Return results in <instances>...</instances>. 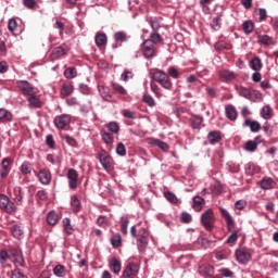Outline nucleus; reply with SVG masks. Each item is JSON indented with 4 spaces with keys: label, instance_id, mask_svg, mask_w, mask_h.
<instances>
[{
    "label": "nucleus",
    "instance_id": "nucleus-1",
    "mask_svg": "<svg viewBox=\"0 0 278 278\" xmlns=\"http://www.w3.org/2000/svg\"><path fill=\"white\" fill-rule=\"evenodd\" d=\"M200 223H202L203 227L207 231H212L214 229V223H216V217L214 216V211L212 208H207L201 214Z\"/></svg>",
    "mask_w": 278,
    "mask_h": 278
},
{
    "label": "nucleus",
    "instance_id": "nucleus-2",
    "mask_svg": "<svg viewBox=\"0 0 278 278\" xmlns=\"http://www.w3.org/2000/svg\"><path fill=\"white\" fill-rule=\"evenodd\" d=\"M140 51L146 60H151L152 58H155V55H157L155 46L147 39L143 40V42L140 45Z\"/></svg>",
    "mask_w": 278,
    "mask_h": 278
},
{
    "label": "nucleus",
    "instance_id": "nucleus-3",
    "mask_svg": "<svg viewBox=\"0 0 278 278\" xmlns=\"http://www.w3.org/2000/svg\"><path fill=\"white\" fill-rule=\"evenodd\" d=\"M72 119L73 117L71 116V114L64 113L55 116L53 124H54V127L62 130V129H66V127L71 125Z\"/></svg>",
    "mask_w": 278,
    "mask_h": 278
},
{
    "label": "nucleus",
    "instance_id": "nucleus-4",
    "mask_svg": "<svg viewBox=\"0 0 278 278\" xmlns=\"http://www.w3.org/2000/svg\"><path fill=\"white\" fill-rule=\"evenodd\" d=\"M0 210H4L7 214H14V212H16V205L10 201L8 195L0 194Z\"/></svg>",
    "mask_w": 278,
    "mask_h": 278
},
{
    "label": "nucleus",
    "instance_id": "nucleus-5",
    "mask_svg": "<svg viewBox=\"0 0 278 278\" xmlns=\"http://www.w3.org/2000/svg\"><path fill=\"white\" fill-rule=\"evenodd\" d=\"M218 75H219L220 81H223L224 84H231V81L238 78V74H236L231 70L223 68L218 72Z\"/></svg>",
    "mask_w": 278,
    "mask_h": 278
},
{
    "label": "nucleus",
    "instance_id": "nucleus-6",
    "mask_svg": "<svg viewBox=\"0 0 278 278\" xmlns=\"http://www.w3.org/2000/svg\"><path fill=\"white\" fill-rule=\"evenodd\" d=\"M66 177L68 179L70 190H77L79 174L74 168H71L67 170Z\"/></svg>",
    "mask_w": 278,
    "mask_h": 278
},
{
    "label": "nucleus",
    "instance_id": "nucleus-7",
    "mask_svg": "<svg viewBox=\"0 0 278 278\" xmlns=\"http://www.w3.org/2000/svg\"><path fill=\"white\" fill-rule=\"evenodd\" d=\"M219 212H220L223 218H225V220H226L228 231H233V229H236V220L233 219V217L231 216L229 211L220 207Z\"/></svg>",
    "mask_w": 278,
    "mask_h": 278
},
{
    "label": "nucleus",
    "instance_id": "nucleus-8",
    "mask_svg": "<svg viewBox=\"0 0 278 278\" xmlns=\"http://www.w3.org/2000/svg\"><path fill=\"white\" fill-rule=\"evenodd\" d=\"M235 257L238 264H249L251 262V254L242 249L236 250Z\"/></svg>",
    "mask_w": 278,
    "mask_h": 278
},
{
    "label": "nucleus",
    "instance_id": "nucleus-9",
    "mask_svg": "<svg viewBox=\"0 0 278 278\" xmlns=\"http://www.w3.org/2000/svg\"><path fill=\"white\" fill-rule=\"evenodd\" d=\"M17 86L20 90H22L23 94H27L28 97L31 94H36V89L27 80H18Z\"/></svg>",
    "mask_w": 278,
    "mask_h": 278
},
{
    "label": "nucleus",
    "instance_id": "nucleus-10",
    "mask_svg": "<svg viewBox=\"0 0 278 278\" xmlns=\"http://www.w3.org/2000/svg\"><path fill=\"white\" fill-rule=\"evenodd\" d=\"M138 275V266L135 263H128L122 273V278H131Z\"/></svg>",
    "mask_w": 278,
    "mask_h": 278
},
{
    "label": "nucleus",
    "instance_id": "nucleus-11",
    "mask_svg": "<svg viewBox=\"0 0 278 278\" xmlns=\"http://www.w3.org/2000/svg\"><path fill=\"white\" fill-rule=\"evenodd\" d=\"M37 179L42 186H49L51 184V172L47 169H40L37 174Z\"/></svg>",
    "mask_w": 278,
    "mask_h": 278
},
{
    "label": "nucleus",
    "instance_id": "nucleus-12",
    "mask_svg": "<svg viewBox=\"0 0 278 278\" xmlns=\"http://www.w3.org/2000/svg\"><path fill=\"white\" fill-rule=\"evenodd\" d=\"M98 160L104 170H112V157L108 153L102 152L98 155Z\"/></svg>",
    "mask_w": 278,
    "mask_h": 278
},
{
    "label": "nucleus",
    "instance_id": "nucleus-13",
    "mask_svg": "<svg viewBox=\"0 0 278 278\" xmlns=\"http://www.w3.org/2000/svg\"><path fill=\"white\" fill-rule=\"evenodd\" d=\"M258 186L262 190H273L277 182L271 177H264L260 182Z\"/></svg>",
    "mask_w": 278,
    "mask_h": 278
},
{
    "label": "nucleus",
    "instance_id": "nucleus-14",
    "mask_svg": "<svg viewBox=\"0 0 278 278\" xmlns=\"http://www.w3.org/2000/svg\"><path fill=\"white\" fill-rule=\"evenodd\" d=\"M73 92H75V86H73V83L63 84L60 91L61 99H66V97H71Z\"/></svg>",
    "mask_w": 278,
    "mask_h": 278
},
{
    "label": "nucleus",
    "instance_id": "nucleus-15",
    "mask_svg": "<svg viewBox=\"0 0 278 278\" xmlns=\"http://www.w3.org/2000/svg\"><path fill=\"white\" fill-rule=\"evenodd\" d=\"M225 114L228 121L235 122L238 119V111L236 110V106H233L232 104H228L225 106Z\"/></svg>",
    "mask_w": 278,
    "mask_h": 278
},
{
    "label": "nucleus",
    "instance_id": "nucleus-16",
    "mask_svg": "<svg viewBox=\"0 0 278 278\" xmlns=\"http://www.w3.org/2000/svg\"><path fill=\"white\" fill-rule=\"evenodd\" d=\"M109 267L111 268L112 273H114V275H119L123 268V264L121 263V261H118V258L113 257L109 262Z\"/></svg>",
    "mask_w": 278,
    "mask_h": 278
},
{
    "label": "nucleus",
    "instance_id": "nucleus-17",
    "mask_svg": "<svg viewBox=\"0 0 278 278\" xmlns=\"http://www.w3.org/2000/svg\"><path fill=\"white\" fill-rule=\"evenodd\" d=\"M25 197V193L23 192V189L21 187H15L13 189V201L16 203V205H23V198Z\"/></svg>",
    "mask_w": 278,
    "mask_h": 278
},
{
    "label": "nucleus",
    "instance_id": "nucleus-18",
    "mask_svg": "<svg viewBox=\"0 0 278 278\" xmlns=\"http://www.w3.org/2000/svg\"><path fill=\"white\" fill-rule=\"evenodd\" d=\"M250 68H251V71H254V73H260V71H262V68H264V64L262 63V59H260V56H254L250 61Z\"/></svg>",
    "mask_w": 278,
    "mask_h": 278
},
{
    "label": "nucleus",
    "instance_id": "nucleus-19",
    "mask_svg": "<svg viewBox=\"0 0 278 278\" xmlns=\"http://www.w3.org/2000/svg\"><path fill=\"white\" fill-rule=\"evenodd\" d=\"M10 175V159H3L1 162L0 177L5 179Z\"/></svg>",
    "mask_w": 278,
    "mask_h": 278
},
{
    "label": "nucleus",
    "instance_id": "nucleus-20",
    "mask_svg": "<svg viewBox=\"0 0 278 278\" xmlns=\"http://www.w3.org/2000/svg\"><path fill=\"white\" fill-rule=\"evenodd\" d=\"M98 91L100 97H102L104 101H112V93L110 92L109 87L103 85H98Z\"/></svg>",
    "mask_w": 278,
    "mask_h": 278
},
{
    "label": "nucleus",
    "instance_id": "nucleus-21",
    "mask_svg": "<svg viewBox=\"0 0 278 278\" xmlns=\"http://www.w3.org/2000/svg\"><path fill=\"white\" fill-rule=\"evenodd\" d=\"M192 201V210H194V212H201V210H203V205H205V199L194 195Z\"/></svg>",
    "mask_w": 278,
    "mask_h": 278
},
{
    "label": "nucleus",
    "instance_id": "nucleus-22",
    "mask_svg": "<svg viewBox=\"0 0 278 278\" xmlns=\"http://www.w3.org/2000/svg\"><path fill=\"white\" fill-rule=\"evenodd\" d=\"M14 115L7 109H0V123H12Z\"/></svg>",
    "mask_w": 278,
    "mask_h": 278
},
{
    "label": "nucleus",
    "instance_id": "nucleus-23",
    "mask_svg": "<svg viewBox=\"0 0 278 278\" xmlns=\"http://www.w3.org/2000/svg\"><path fill=\"white\" fill-rule=\"evenodd\" d=\"M243 125L245 127H250V131H252L253 134H257V131H260L262 127V125H260V122L251 119H245Z\"/></svg>",
    "mask_w": 278,
    "mask_h": 278
},
{
    "label": "nucleus",
    "instance_id": "nucleus-24",
    "mask_svg": "<svg viewBox=\"0 0 278 278\" xmlns=\"http://www.w3.org/2000/svg\"><path fill=\"white\" fill-rule=\"evenodd\" d=\"M262 99H264V96L260 92V90L250 89L248 101H251L252 103H256V101H262Z\"/></svg>",
    "mask_w": 278,
    "mask_h": 278
},
{
    "label": "nucleus",
    "instance_id": "nucleus-25",
    "mask_svg": "<svg viewBox=\"0 0 278 278\" xmlns=\"http://www.w3.org/2000/svg\"><path fill=\"white\" fill-rule=\"evenodd\" d=\"M63 225V231L67 233V236H73L75 228H73V225L71 224V218L65 217L62 219Z\"/></svg>",
    "mask_w": 278,
    "mask_h": 278
},
{
    "label": "nucleus",
    "instance_id": "nucleus-26",
    "mask_svg": "<svg viewBox=\"0 0 278 278\" xmlns=\"http://www.w3.org/2000/svg\"><path fill=\"white\" fill-rule=\"evenodd\" d=\"M253 29H255V23L251 20H247L242 23V30L245 36L253 34Z\"/></svg>",
    "mask_w": 278,
    "mask_h": 278
},
{
    "label": "nucleus",
    "instance_id": "nucleus-27",
    "mask_svg": "<svg viewBox=\"0 0 278 278\" xmlns=\"http://www.w3.org/2000/svg\"><path fill=\"white\" fill-rule=\"evenodd\" d=\"M94 42L98 47H105V45H108V35H105V33H97Z\"/></svg>",
    "mask_w": 278,
    "mask_h": 278
},
{
    "label": "nucleus",
    "instance_id": "nucleus-28",
    "mask_svg": "<svg viewBox=\"0 0 278 278\" xmlns=\"http://www.w3.org/2000/svg\"><path fill=\"white\" fill-rule=\"evenodd\" d=\"M258 45H262L263 47H270L275 45V41L273 40V37L268 35H260L258 36Z\"/></svg>",
    "mask_w": 278,
    "mask_h": 278
},
{
    "label": "nucleus",
    "instance_id": "nucleus-29",
    "mask_svg": "<svg viewBox=\"0 0 278 278\" xmlns=\"http://www.w3.org/2000/svg\"><path fill=\"white\" fill-rule=\"evenodd\" d=\"M191 127L192 129H199L200 127H205V125H203V116L193 115L191 117Z\"/></svg>",
    "mask_w": 278,
    "mask_h": 278
},
{
    "label": "nucleus",
    "instance_id": "nucleus-30",
    "mask_svg": "<svg viewBox=\"0 0 278 278\" xmlns=\"http://www.w3.org/2000/svg\"><path fill=\"white\" fill-rule=\"evenodd\" d=\"M149 144H152L153 147H157L159 149H161V151H168L169 147H168V143L160 140V139H151L149 141Z\"/></svg>",
    "mask_w": 278,
    "mask_h": 278
},
{
    "label": "nucleus",
    "instance_id": "nucleus-31",
    "mask_svg": "<svg viewBox=\"0 0 278 278\" xmlns=\"http://www.w3.org/2000/svg\"><path fill=\"white\" fill-rule=\"evenodd\" d=\"M53 275L55 277L59 278H64L66 277V267L62 264H58L54 268H53Z\"/></svg>",
    "mask_w": 278,
    "mask_h": 278
},
{
    "label": "nucleus",
    "instance_id": "nucleus-32",
    "mask_svg": "<svg viewBox=\"0 0 278 278\" xmlns=\"http://www.w3.org/2000/svg\"><path fill=\"white\" fill-rule=\"evenodd\" d=\"M59 220H60V216L58 215V213H55V211L49 212V214L47 216L48 225H51L53 227V226L58 225Z\"/></svg>",
    "mask_w": 278,
    "mask_h": 278
},
{
    "label": "nucleus",
    "instance_id": "nucleus-33",
    "mask_svg": "<svg viewBox=\"0 0 278 278\" xmlns=\"http://www.w3.org/2000/svg\"><path fill=\"white\" fill-rule=\"evenodd\" d=\"M148 41L151 42V45H153L155 47V45H160V42H162V35L159 34L157 31L153 30L151 34H150V38L149 39H146Z\"/></svg>",
    "mask_w": 278,
    "mask_h": 278
},
{
    "label": "nucleus",
    "instance_id": "nucleus-34",
    "mask_svg": "<svg viewBox=\"0 0 278 278\" xmlns=\"http://www.w3.org/2000/svg\"><path fill=\"white\" fill-rule=\"evenodd\" d=\"M71 207H72V212H75V213L81 210V202L79 201V198H77V195L71 197Z\"/></svg>",
    "mask_w": 278,
    "mask_h": 278
},
{
    "label": "nucleus",
    "instance_id": "nucleus-35",
    "mask_svg": "<svg viewBox=\"0 0 278 278\" xmlns=\"http://www.w3.org/2000/svg\"><path fill=\"white\" fill-rule=\"evenodd\" d=\"M261 116L265 121H270V118H273V109H270V105L267 104L262 108Z\"/></svg>",
    "mask_w": 278,
    "mask_h": 278
},
{
    "label": "nucleus",
    "instance_id": "nucleus-36",
    "mask_svg": "<svg viewBox=\"0 0 278 278\" xmlns=\"http://www.w3.org/2000/svg\"><path fill=\"white\" fill-rule=\"evenodd\" d=\"M27 101H28L30 108H36V109L42 108V102L40 101V99L36 98L35 94H30L27 98Z\"/></svg>",
    "mask_w": 278,
    "mask_h": 278
},
{
    "label": "nucleus",
    "instance_id": "nucleus-37",
    "mask_svg": "<svg viewBox=\"0 0 278 278\" xmlns=\"http://www.w3.org/2000/svg\"><path fill=\"white\" fill-rule=\"evenodd\" d=\"M207 140L210 144H216V142H220L223 138L220 137V134H218L217 131H211L207 135Z\"/></svg>",
    "mask_w": 278,
    "mask_h": 278
},
{
    "label": "nucleus",
    "instance_id": "nucleus-38",
    "mask_svg": "<svg viewBox=\"0 0 278 278\" xmlns=\"http://www.w3.org/2000/svg\"><path fill=\"white\" fill-rule=\"evenodd\" d=\"M168 76L165 72L162 70H157L152 74V77L154 81H157V84H161L163 79H165Z\"/></svg>",
    "mask_w": 278,
    "mask_h": 278
},
{
    "label": "nucleus",
    "instance_id": "nucleus-39",
    "mask_svg": "<svg viewBox=\"0 0 278 278\" xmlns=\"http://www.w3.org/2000/svg\"><path fill=\"white\" fill-rule=\"evenodd\" d=\"M111 244L113 249H118V247L123 244V239L121 237V233H115L111 237Z\"/></svg>",
    "mask_w": 278,
    "mask_h": 278
},
{
    "label": "nucleus",
    "instance_id": "nucleus-40",
    "mask_svg": "<svg viewBox=\"0 0 278 278\" xmlns=\"http://www.w3.org/2000/svg\"><path fill=\"white\" fill-rule=\"evenodd\" d=\"M66 53H68L66 47L60 46L53 50L52 55L53 58H62V55H66Z\"/></svg>",
    "mask_w": 278,
    "mask_h": 278
},
{
    "label": "nucleus",
    "instance_id": "nucleus-41",
    "mask_svg": "<svg viewBox=\"0 0 278 278\" xmlns=\"http://www.w3.org/2000/svg\"><path fill=\"white\" fill-rule=\"evenodd\" d=\"M20 170L22 175H31V163H29V161L23 162Z\"/></svg>",
    "mask_w": 278,
    "mask_h": 278
},
{
    "label": "nucleus",
    "instance_id": "nucleus-42",
    "mask_svg": "<svg viewBox=\"0 0 278 278\" xmlns=\"http://www.w3.org/2000/svg\"><path fill=\"white\" fill-rule=\"evenodd\" d=\"M142 101L149 108H155V99L150 93H144L143 97H142Z\"/></svg>",
    "mask_w": 278,
    "mask_h": 278
},
{
    "label": "nucleus",
    "instance_id": "nucleus-43",
    "mask_svg": "<svg viewBox=\"0 0 278 278\" xmlns=\"http://www.w3.org/2000/svg\"><path fill=\"white\" fill-rule=\"evenodd\" d=\"M149 244V240L147 239L146 236L139 237L137 239V247L139 251H144L147 249V245Z\"/></svg>",
    "mask_w": 278,
    "mask_h": 278
},
{
    "label": "nucleus",
    "instance_id": "nucleus-44",
    "mask_svg": "<svg viewBox=\"0 0 278 278\" xmlns=\"http://www.w3.org/2000/svg\"><path fill=\"white\" fill-rule=\"evenodd\" d=\"M200 275H204L205 277H212V275H214V266L206 265L201 267Z\"/></svg>",
    "mask_w": 278,
    "mask_h": 278
},
{
    "label": "nucleus",
    "instance_id": "nucleus-45",
    "mask_svg": "<svg viewBox=\"0 0 278 278\" xmlns=\"http://www.w3.org/2000/svg\"><path fill=\"white\" fill-rule=\"evenodd\" d=\"M244 150L248 151V153H255V151H257V143L253 140H249L245 142Z\"/></svg>",
    "mask_w": 278,
    "mask_h": 278
},
{
    "label": "nucleus",
    "instance_id": "nucleus-46",
    "mask_svg": "<svg viewBox=\"0 0 278 278\" xmlns=\"http://www.w3.org/2000/svg\"><path fill=\"white\" fill-rule=\"evenodd\" d=\"M162 88L165 90H173V81H170V78L168 75L159 83Z\"/></svg>",
    "mask_w": 278,
    "mask_h": 278
},
{
    "label": "nucleus",
    "instance_id": "nucleus-47",
    "mask_svg": "<svg viewBox=\"0 0 278 278\" xmlns=\"http://www.w3.org/2000/svg\"><path fill=\"white\" fill-rule=\"evenodd\" d=\"M101 136H102V140H103V142H105V144H112V142H114V136H112V134H110L105 130H101Z\"/></svg>",
    "mask_w": 278,
    "mask_h": 278
},
{
    "label": "nucleus",
    "instance_id": "nucleus-48",
    "mask_svg": "<svg viewBox=\"0 0 278 278\" xmlns=\"http://www.w3.org/2000/svg\"><path fill=\"white\" fill-rule=\"evenodd\" d=\"M106 129L111 131V134H118V131H121V126H118V123L116 122H110L106 124Z\"/></svg>",
    "mask_w": 278,
    "mask_h": 278
},
{
    "label": "nucleus",
    "instance_id": "nucleus-49",
    "mask_svg": "<svg viewBox=\"0 0 278 278\" xmlns=\"http://www.w3.org/2000/svg\"><path fill=\"white\" fill-rule=\"evenodd\" d=\"M112 88L117 94H122L123 97L127 94V89H125V87L121 86L119 84L113 83Z\"/></svg>",
    "mask_w": 278,
    "mask_h": 278
},
{
    "label": "nucleus",
    "instance_id": "nucleus-50",
    "mask_svg": "<svg viewBox=\"0 0 278 278\" xmlns=\"http://www.w3.org/2000/svg\"><path fill=\"white\" fill-rule=\"evenodd\" d=\"M237 92L239 97H243V99H249V94L251 93V89L240 86L237 88Z\"/></svg>",
    "mask_w": 278,
    "mask_h": 278
},
{
    "label": "nucleus",
    "instance_id": "nucleus-51",
    "mask_svg": "<svg viewBox=\"0 0 278 278\" xmlns=\"http://www.w3.org/2000/svg\"><path fill=\"white\" fill-rule=\"evenodd\" d=\"M12 235L17 239L21 240V238H23V229L21 228V226L15 225L11 228Z\"/></svg>",
    "mask_w": 278,
    "mask_h": 278
},
{
    "label": "nucleus",
    "instance_id": "nucleus-52",
    "mask_svg": "<svg viewBox=\"0 0 278 278\" xmlns=\"http://www.w3.org/2000/svg\"><path fill=\"white\" fill-rule=\"evenodd\" d=\"M64 75L66 79H75L77 77V70L75 67H68L65 70Z\"/></svg>",
    "mask_w": 278,
    "mask_h": 278
},
{
    "label": "nucleus",
    "instance_id": "nucleus-53",
    "mask_svg": "<svg viewBox=\"0 0 278 278\" xmlns=\"http://www.w3.org/2000/svg\"><path fill=\"white\" fill-rule=\"evenodd\" d=\"M115 42H127V34L124 31H117L114 34Z\"/></svg>",
    "mask_w": 278,
    "mask_h": 278
},
{
    "label": "nucleus",
    "instance_id": "nucleus-54",
    "mask_svg": "<svg viewBox=\"0 0 278 278\" xmlns=\"http://www.w3.org/2000/svg\"><path fill=\"white\" fill-rule=\"evenodd\" d=\"M222 14H218L216 17L213 18L212 23H211V27L214 29V31H218V29H220V18H222Z\"/></svg>",
    "mask_w": 278,
    "mask_h": 278
},
{
    "label": "nucleus",
    "instance_id": "nucleus-55",
    "mask_svg": "<svg viewBox=\"0 0 278 278\" xmlns=\"http://www.w3.org/2000/svg\"><path fill=\"white\" fill-rule=\"evenodd\" d=\"M128 227H129V218L128 217H122V219H121V229H122V233H124V236H127Z\"/></svg>",
    "mask_w": 278,
    "mask_h": 278
},
{
    "label": "nucleus",
    "instance_id": "nucleus-56",
    "mask_svg": "<svg viewBox=\"0 0 278 278\" xmlns=\"http://www.w3.org/2000/svg\"><path fill=\"white\" fill-rule=\"evenodd\" d=\"M62 140H64L70 147H77V141L71 135L61 136Z\"/></svg>",
    "mask_w": 278,
    "mask_h": 278
},
{
    "label": "nucleus",
    "instance_id": "nucleus-57",
    "mask_svg": "<svg viewBox=\"0 0 278 278\" xmlns=\"http://www.w3.org/2000/svg\"><path fill=\"white\" fill-rule=\"evenodd\" d=\"M238 233H240V230L232 231V233L227 238V244H236V242H238Z\"/></svg>",
    "mask_w": 278,
    "mask_h": 278
},
{
    "label": "nucleus",
    "instance_id": "nucleus-58",
    "mask_svg": "<svg viewBox=\"0 0 278 278\" xmlns=\"http://www.w3.org/2000/svg\"><path fill=\"white\" fill-rule=\"evenodd\" d=\"M8 260H10V254L5 250L0 251V264L1 266H5Z\"/></svg>",
    "mask_w": 278,
    "mask_h": 278
},
{
    "label": "nucleus",
    "instance_id": "nucleus-59",
    "mask_svg": "<svg viewBox=\"0 0 278 278\" xmlns=\"http://www.w3.org/2000/svg\"><path fill=\"white\" fill-rule=\"evenodd\" d=\"M164 197L166 200L169 201V203H177L179 201V199H177V195H175V193L170 191L165 192Z\"/></svg>",
    "mask_w": 278,
    "mask_h": 278
},
{
    "label": "nucleus",
    "instance_id": "nucleus-60",
    "mask_svg": "<svg viewBox=\"0 0 278 278\" xmlns=\"http://www.w3.org/2000/svg\"><path fill=\"white\" fill-rule=\"evenodd\" d=\"M116 153L121 157H125V155H127V150L125 149V144L118 143L116 147Z\"/></svg>",
    "mask_w": 278,
    "mask_h": 278
},
{
    "label": "nucleus",
    "instance_id": "nucleus-61",
    "mask_svg": "<svg viewBox=\"0 0 278 278\" xmlns=\"http://www.w3.org/2000/svg\"><path fill=\"white\" fill-rule=\"evenodd\" d=\"M13 264L16 267H18V266L23 267V266H25V258L23 257V255L15 256L13 258Z\"/></svg>",
    "mask_w": 278,
    "mask_h": 278
},
{
    "label": "nucleus",
    "instance_id": "nucleus-62",
    "mask_svg": "<svg viewBox=\"0 0 278 278\" xmlns=\"http://www.w3.org/2000/svg\"><path fill=\"white\" fill-rule=\"evenodd\" d=\"M134 77V74L129 72V70H124V72L121 75L122 81H129Z\"/></svg>",
    "mask_w": 278,
    "mask_h": 278
},
{
    "label": "nucleus",
    "instance_id": "nucleus-63",
    "mask_svg": "<svg viewBox=\"0 0 278 278\" xmlns=\"http://www.w3.org/2000/svg\"><path fill=\"white\" fill-rule=\"evenodd\" d=\"M23 5L27 10H34L36 8V0H23Z\"/></svg>",
    "mask_w": 278,
    "mask_h": 278
},
{
    "label": "nucleus",
    "instance_id": "nucleus-64",
    "mask_svg": "<svg viewBox=\"0 0 278 278\" xmlns=\"http://www.w3.org/2000/svg\"><path fill=\"white\" fill-rule=\"evenodd\" d=\"M11 278H27L23 273H21V269H14L11 273Z\"/></svg>",
    "mask_w": 278,
    "mask_h": 278
}]
</instances>
